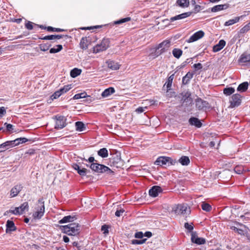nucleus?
<instances>
[{
	"instance_id": "1",
	"label": "nucleus",
	"mask_w": 250,
	"mask_h": 250,
	"mask_svg": "<svg viewBox=\"0 0 250 250\" xmlns=\"http://www.w3.org/2000/svg\"><path fill=\"white\" fill-rule=\"evenodd\" d=\"M62 232L69 236H77L80 232V226L77 223L61 226Z\"/></svg>"
},
{
	"instance_id": "2",
	"label": "nucleus",
	"mask_w": 250,
	"mask_h": 250,
	"mask_svg": "<svg viewBox=\"0 0 250 250\" xmlns=\"http://www.w3.org/2000/svg\"><path fill=\"white\" fill-rule=\"evenodd\" d=\"M86 166L87 167H89L93 171L97 173L107 172L108 174L113 173V171L108 167L97 163H93L89 166L88 165Z\"/></svg>"
},
{
	"instance_id": "3",
	"label": "nucleus",
	"mask_w": 250,
	"mask_h": 250,
	"mask_svg": "<svg viewBox=\"0 0 250 250\" xmlns=\"http://www.w3.org/2000/svg\"><path fill=\"white\" fill-rule=\"evenodd\" d=\"M45 208L43 202L39 201L37 207L33 213V217L35 219H40L43 215Z\"/></svg>"
},
{
	"instance_id": "4",
	"label": "nucleus",
	"mask_w": 250,
	"mask_h": 250,
	"mask_svg": "<svg viewBox=\"0 0 250 250\" xmlns=\"http://www.w3.org/2000/svg\"><path fill=\"white\" fill-rule=\"evenodd\" d=\"M172 212L176 215L187 214L190 212L189 208L187 205L178 204L174 205L172 208Z\"/></svg>"
},
{
	"instance_id": "5",
	"label": "nucleus",
	"mask_w": 250,
	"mask_h": 250,
	"mask_svg": "<svg viewBox=\"0 0 250 250\" xmlns=\"http://www.w3.org/2000/svg\"><path fill=\"white\" fill-rule=\"evenodd\" d=\"M155 164L158 166H170L173 165V161L170 158L168 157L162 156L160 157L155 162Z\"/></svg>"
},
{
	"instance_id": "6",
	"label": "nucleus",
	"mask_w": 250,
	"mask_h": 250,
	"mask_svg": "<svg viewBox=\"0 0 250 250\" xmlns=\"http://www.w3.org/2000/svg\"><path fill=\"white\" fill-rule=\"evenodd\" d=\"M29 206L27 202H24L20 207L15 208L13 210H10L9 212L15 215H21L28 209Z\"/></svg>"
},
{
	"instance_id": "7",
	"label": "nucleus",
	"mask_w": 250,
	"mask_h": 250,
	"mask_svg": "<svg viewBox=\"0 0 250 250\" xmlns=\"http://www.w3.org/2000/svg\"><path fill=\"white\" fill-rule=\"evenodd\" d=\"M109 41L108 39H104L100 44L94 47V52L98 53L105 50L109 47Z\"/></svg>"
},
{
	"instance_id": "8",
	"label": "nucleus",
	"mask_w": 250,
	"mask_h": 250,
	"mask_svg": "<svg viewBox=\"0 0 250 250\" xmlns=\"http://www.w3.org/2000/svg\"><path fill=\"white\" fill-rule=\"evenodd\" d=\"M170 46V41L168 40H165L158 45L156 48V51L159 55H160L167 51Z\"/></svg>"
},
{
	"instance_id": "9",
	"label": "nucleus",
	"mask_w": 250,
	"mask_h": 250,
	"mask_svg": "<svg viewBox=\"0 0 250 250\" xmlns=\"http://www.w3.org/2000/svg\"><path fill=\"white\" fill-rule=\"evenodd\" d=\"M56 118L55 128L58 129H62L66 126V118L64 117L57 116Z\"/></svg>"
},
{
	"instance_id": "10",
	"label": "nucleus",
	"mask_w": 250,
	"mask_h": 250,
	"mask_svg": "<svg viewBox=\"0 0 250 250\" xmlns=\"http://www.w3.org/2000/svg\"><path fill=\"white\" fill-rule=\"evenodd\" d=\"M242 101V96L239 94H233L230 100L231 107L237 106L240 104Z\"/></svg>"
},
{
	"instance_id": "11",
	"label": "nucleus",
	"mask_w": 250,
	"mask_h": 250,
	"mask_svg": "<svg viewBox=\"0 0 250 250\" xmlns=\"http://www.w3.org/2000/svg\"><path fill=\"white\" fill-rule=\"evenodd\" d=\"M191 241L192 243L197 245H202L206 243V239L202 237H199L195 232L192 231L191 234Z\"/></svg>"
},
{
	"instance_id": "12",
	"label": "nucleus",
	"mask_w": 250,
	"mask_h": 250,
	"mask_svg": "<svg viewBox=\"0 0 250 250\" xmlns=\"http://www.w3.org/2000/svg\"><path fill=\"white\" fill-rule=\"evenodd\" d=\"M205 35V33L202 30L198 31L194 33L187 41L189 43L198 41L202 38Z\"/></svg>"
},
{
	"instance_id": "13",
	"label": "nucleus",
	"mask_w": 250,
	"mask_h": 250,
	"mask_svg": "<svg viewBox=\"0 0 250 250\" xmlns=\"http://www.w3.org/2000/svg\"><path fill=\"white\" fill-rule=\"evenodd\" d=\"M239 62L245 65H250V53L242 54L239 59Z\"/></svg>"
},
{
	"instance_id": "14",
	"label": "nucleus",
	"mask_w": 250,
	"mask_h": 250,
	"mask_svg": "<svg viewBox=\"0 0 250 250\" xmlns=\"http://www.w3.org/2000/svg\"><path fill=\"white\" fill-rule=\"evenodd\" d=\"M162 192V188L159 186H153L149 190V194L150 196L155 197L157 196L159 193Z\"/></svg>"
},
{
	"instance_id": "15",
	"label": "nucleus",
	"mask_w": 250,
	"mask_h": 250,
	"mask_svg": "<svg viewBox=\"0 0 250 250\" xmlns=\"http://www.w3.org/2000/svg\"><path fill=\"white\" fill-rule=\"evenodd\" d=\"M14 143H12V141H6L0 145V152H3L6 150L12 147Z\"/></svg>"
},
{
	"instance_id": "16",
	"label": "nucleus",
	"mask_w": 250,
	"mask_h": 250,
	"mask_svg": "<svg viewBox=\"0 0 250 250\" xmlns=\"http://www.w3.org/2000/svg\"><path fill=\"white\" fill-rule=\"evenodd\" d=\"M73 167L74 169L77 171V172L81 176H84L86 175L87 172V169L82 167L81 166L76 164L73 165Z\"/></svg>"
},
{
	"instance_id": "17",
	"label": "nucleus",
	"mask_w": 250,
	"mask_h": 250,
	"mask_svg": "<svg viewBox=\"0 0 250 250\" xmlns=\"http://www.w3.org/2000/svg\"><path fill=\"white\" fill-rule=\"evenodd\" d=\"M190 15V12L184 13L181 14H180V15H178L175 16L174 17H172L170 18V19L169 20V21L170 22H173L177 20H182V19H185L187 17H189Z\"/></svg>"
},
{
	"instance_id": "18",
	"label": "nucleus",
	"mask_w": 250,
	"mask_h": 250,
	"mask_svg": "<svg viewBox=\"0 0 250 250\" xmlns=\"http://www.w3.org/2000/svg\"><path fill=\"white\" fill-rule=\"evenodd\" d=\"M22 188V187L21 185H17L14 187L10 191L11 197H14L16 196L21 191Z\"/></svg>"
},
{
	"instance_id": "19",
	"label": "nucleus",
	"mask_w": 250,
	"mask_h": 250,
	"mask_svg": "<svg viewBox=\"0 0 250 250\" xmlns=\"http://www.w3.org/2000/svg\"><path fill=\"white\" fill-rule=\"evenodd\" d=\"M208 106V103L201 99H197L196 100V106L199 109H203L207 107Z\"/></svg>"
},
{
	"instance_id": "20",
	"label": "nucleus",
	"mask_w": 250,
	"mask_h": 250,
	"mask_svg": "<svg viewBox=\"0 0 250 250\" xmlns=\"http://www.w3.org/2000/svg\"><path fill=\"white\" fill-rule=\"evenodd\" d=\"M225 44L226 42L224 40H220L217 44L213 46V51L214 52L219 51L225 46Z\"/></svg>"
},
{
	"instance_id": "21",
	"label": "nucleus",
	"mask_w": 250,
	"mask_h": 250,
	"mask_svg": "<svg viewBox=\"0 0 250 250\" xmlns=\"http://www.w3.org/2000/svg\"><path fill=\"white\" fill-rule=\"evenodd\" d=\"M189 124L192 125H194L197 127H200L202 126V123L197 118L191 117L189 120Z\"/></svg>"
},
{
	"instance_id": "22",
	"label": "nucleus",
	"mask_w": 250,
	"mask_h": 250,
	"mask_svg": "<svg viewBox=\"0 0 250 250\" xmlns=\"http://www.w3.org/2000/svg\"><path fill=\"white\" fill-rule=\"evenodd\" d=\"M244 16H241L240 17H235L232 19L229 20V21L225 22V26H230L238 22L240 19L242 18Z\"/></svg>"
},
{
	"instance_id": "23",
	"label": "nucleus",
	"mask_w": 250,
	"mask_h": 250,
	"mask_svg": "<svg viewBox=\"0 0 250 250\" xmlns=\"http://www.w3.org/2000/svg\"><path fill=\"white\" fill-rule=\"evenodd\" d=\"M108 67L112 70H117L120 68V64L113 61H108L107 62Z\"/></svg>"
},
{
	"instance_id": "24",
	"label": "nucleus",
	"mask_w": 250,
	"mask_h": 250,
	"mask_svg": "<svg viewBox=\"0 0 250 250\" xmlns=\"http://www.w3.org/2000/svg\"><path fill=\"white\" fill-rule=\"evenodd\" d=\"M115 92V89L113 87H110L105 89L102 93V96L103 98H106L111 94H113Z\"/></svg>"
},
{
	"instance_id": "25",
	"label": "nucleus",
	"mask_w": 250,
	"mask_h": 250,
	"mask_svg": "<svg viewBox=\"0 0 250 250\" xmlns=\"http://www.w3.org/2000/svg\"><path fill=\"white\" fill-rule=\"evenodd\" d=\"M88 41L86 37H83L80 41V45L82 49H86L88 48Z\"/></svg>"
},
{
	"instance_id": "26",
	"label": "nucleus",
	"mask_w": 250,
	"mask_h": 250,
	"mask_svg": "<svg viewBox=\"0 0 250 250\" xmlns=\"http://www.w3.org/2000/svg\"><path fill=\"white\" fill-rule=\"evenodd\" d=\"M176 3L182 8L188 7L189 6V0H177Z\"/></svg>"
},
{
	"instance_id": "27",
	"label": "nucleus",
	"mask_w": 250,
	"mask_h": 250,
	"mask_svg": "<svg viewBox=\"0 0 250 250\" xmlns=\"http://www.w3.org/2000/svg\"><path fill=\"white\" fill-rule=\"evenodd\" d=\"M178 161L183 166H188L190 163L188 157L186 156H182Z\"/></svg>"
},
{
	"instance_id": "28",
	"label": "nucleus",
	"mask_w": 250,
	"mask_h": 250,
	"mask_svg": "<svg viewBox=\"0 0 250 250\" xmlns=\"http://www.w3.org/2000/svg\"><path fill=\"white\" fill-rule=\"evenodd\" d=\"M6 232L8 231H13L15 229V227L14 223L13 221L10 220H8L6 222Z\"/></svg>"
},
{
	"instance_id": "29",
	"label": "nucleus",
	"mask_w": 250,
	"mask_h": 250,
	"mask_svg": "<svg viewBox=\"0 0 250 250\" xmlns=\"http://www.w3.org/2000/svg\"><path fill=\"white\" fill-rule=\"evenodd\" d=\"M249 86V83L248 82H244L240 84L237 87V91L240 92H243L247 90Z\"/></svg>"
},
{
	"instance_id": "30",
	"label": "nucleus",
	"mask_w": 250,
	"mask_h": 250,
	"mask_svg": "<svg viewBox=\"0 0 250 250\" xmlns=\"http://www.w3.org/2000/svg\"><path fill=\"white\" fill-rule=\"evenodd\" d=\"M75 217L71 216L70 215L66 216L64 217L62 219L59 221L60 224H63L68 222H71L74 220Z\"/></svg>"
},
{
	"instance_id": "31",
	"label": "nucleus",
	"mask_w": 250,
	"mask_h": 250,
	"mask_svg": "<svg viewBox=\"0 0 250 250\" xmlns=\"http://www.w3.org/2000/svg\"><path fill=\"white\" fill-rule=\"evenodd\" d=\"M193 74L190 72H188L183 78L182 80L183 83L184 84H187L189 81L193 77Z\"/></svg>"
},
{
	"instance_id": "32",
	"label": "nucleus",
	"mask_w": 250,
	"mask_h": 250,
	"mask_svg": "<svg viewBox=\"0 0 250 250\" xmlns=\"http://www.w3.org/2000/svg\"><path fill=\"white\" fill-rule=\"evenodd\" d=\"M227 8V5L226 4H220L213 6L211 8L212 12H216Z\"/></svg>"
},
{
	"instance_id": "33",
	"label": "nucleus",
	"mask_w": 250,
	"mask_h": 250,
	"mask_svg": "<svg viewBox=\"0 0 250 250\" xmlns=\"http://www.w3.org/2000/svg\"><path fill=\"white\" fill-rule=\"evenodd\" d=\"M75 126L76 130L78 131H82L85 130V126L82 122H77L75 123Z\"/></svg>"
},
{
	"instance_id": "34",
	"label": "nucleus",
	"mask_w": 250,
	"mask_h": 250,
	"mask_svg": "<svg viewBox=\"0 0 250 250\" xmlns=\"http://www.w3.org/2000/svg\"><path fill=\"white\" fill-rule=\"evenodd\" d=\"M98 154L102 158H106L108 155V151L106 148H103L98 150Z\"/></svg>"
},
{
	"instance_id": "35",
	"label": "nucleus",
	"mask_w": 250,
	"mask_h": 250,
	"mask_svg": "<svg viewBox=\"0 0 250 250\" xmlns=\"http://www.w3.org/2000/svg\"><path fill=\"white\" fill-rule=\"evenodd\" d=\"M183 54V51L181 49L179 48H174L172 50V54L173 56L179 59L182 56Z\"/></svg>"
},
{
	"instance_id": "36",
	"label": "nucleus",
	"mask_w": 250,
	"mask_h": 250,
	"mask_svg": "<svg viewBox=\"0 0 250 250\" xmlns=\"http://www.w3.org/2000/svg\"><path fill=\"white\" fill-rule=\"evenodd\" d=\"M82 72V70L80 69L75 68L73 69L70 72V76L72 78H75L80 75Z\"/></svg>"
},
{
	"instance_id": "37",
	"label": "nucleus",
	"mask_w": 250,
	"mask_h": 250,
	"mask_svg": "<svg viewBox=\"0 0 250 250\" xmlns=\"http://www.w3.org/2000/svg\"><path fill=\"white\" fill-rule=\"evenodd\" d=\"M27 139L25 138H20L15 139L12 141V143H14V146L18 145L20 144L25 143L27 141Z\"/></svg>"
},
{
	"instance_id": "38",
	"label": "nucleus",
	"mask_w": 250,
	"mask_h": 250,
	"mask_svg": "<svg viewBox=\"0 0 250 250\" xmlns=\"http://www.w3.org/2000/svg\"><path fill=\"white\" fill-rule=\"evenodd\" d=\"M234 170L236 173L240 174L242 173L243 172L248 171V169L247 168H245L242 166H237L235 167Z\"/></svg>"
},
{
	"instance_id": "39",
	"label": "nucleus",
	"mask_w": 250,
	"mask_h": 250,
	"mask_svg": "<svg viewBox=\"0 0 250 250\" xmlns=\"http://www.w3.org/2000/svg\"><path fill=\"white\" fill-rule=\"evenodd\" d=\"M174 74L171 75L168 78L167 81L166 82V83L165 84V85L167 86V87L168 89H170L171 87L172 82H173V80L174 79Z\"/></svg>"
},
{
	"instance_id": "40",
	"label": "nucleus",
	"mask_w": 250,
	"mask_h": 250,
	"mask_svg": "<svg viewBox=\"0 0 250 250\" xmlns=\"http://www.w3.org/2000/svg\"><path fill=\"white\" fill-rule=\"evenodd\" d=\"M235 92V89L231 87H226L224 89L223 93L226 96H229Z\"/></svg>"
},
{
	"instance_id": "41",
	"label": "nucleus",
	"mask_w": 250,
	"mask_h": 250,
	"mask_svg": "<svg viewBox=\"0 0 250 250\" xmlns=\"http://www.w3.org/2000/svg\"><path fill=\"white\" fill-rule=\"evenodd\" d=\"M62 49V45L59 44L56 45L55 47L52 48L50 49V53H56L60 52Z\"/></svg>"
},
{
	"instance_id": "42",
	"label": "nucleus",
	"mask_w": 250,
	"mask_h": 250,
	"mask_svg": "<svg viewBox=\"0 0 250 250\" xmlns=\"http://www.w3.org/2000/svg\"><path fill=\"white\" fill-rule=\"evenodd\" d=\"M201 208L203 210L206 211H209L211 209V206L205 202H203L202 203Z\"/></svg>"
},
{
	"instance_id": "43",
	"label": "nucleus",
	"mask_w": 250,
	"mask_h": 250,
	"mask_svg": "<svg viewBox=\"0 0 250 250\" xmlns=\"http://www.w3.org/2000/svg\"><path fill=\"white\" fill-rule=\"evenodd\" d=\"M71 88V85H64L62 88H60L59 91L62 94V95L63 93H66L68 91H69Z\"/></svg>"
},
{
	"instance_id": "44",
	"label": "nucleus",
	"mask_w": 250,
	"mask_h": 250,
	"mask_svg": "<svg viewBox=\"0 0 250 250\" xmlns=\"http://www.w3.org/2000/svg\"><path fill=\"white\" fill-rule=\"evenodd\" d=\"M50 46V44L48 43H42L39 45L40 49L42 51H46L48 50Z\"/></svg>"
},
{
	"instance_id": "45",
	"label": "nucleus",
	"mask_w": 250,
	"mask_h": 250,
	"mask_svg": "<svg viewBox=\"0 0 250 250\" xmlns=\"http://www.w3.org/2000/svg\"><path fill=\"white\" fill-rule=\"evenodd\" d=\"M86 97H87L86 93L85 92H83V93H78V94H75L73 97V99H80L85 98Z\"/></svg>"
},
{
	"instance_id": "46",
	"label": "nucleus",
	"mask_w": 250,
	"mask_h": 250,
	"mask_svg": "<svg viewBox=\"0 0 250 250\" xmlns=\"http://www.w3.org/2000/svg\"><path fill=\"white\" fill-rule=\"evenodd\" d=\"M130 19H131L129 17L121 19L120 20L115 21L114 22V23L115 24H121V23H124V22H125L129 21L130 20Z\"/></svg>"
},
{
	"instance_id": "47",
	"label": "nucleus",
	"mask_w": 250,
	"mask_h": 250,
	"mask_svg": "<svg viewBox=\"0 0 250 250\" xmlns=\"http://www.w3.org/2000/svg\"><path fill=\"white\" fill-rule=\"evenodd\" d=\"M146 241V239L141 240L134 239L131 241V243L134 245H141L144 243Z\"/></svg>"
},
{
	"instance_id": "48",
	"label": "nucleus",
	"mask_w": 250,
	"mask_h": 250,
	"mask_svg": "<svg viewBox=\"0 0 250 250\" xmlns=\"http://www.w3.org/2000/svg\"><path fill=\"white\" fill-rule=\"evenodd\" d=\"M250 30V26H249V25L248 24H247L240 29V32L241 34H243L246 32H247Z\"/></svg>"
},
{
	"instance_id": "49",
	"label": "nucleus",
	"mask_w": 250,
	"mask_h": 250,
	"mask_svg": "<svg viewBox=\"0 0 250 250\" xmlns=\"http://www.w3.org/2000/svg\"><path fill=\"white\" fill-rule=\"evenodd\" d=\"M62 95V94L60 93V92L58 90L57 91H56L51 96V99L52 100H54V99H56L58 98H59L60 96H61Z\"/></svg>"
},
{
	"instance_id": "50",
	"label": "nucleus",
	"mask_w": 250,
	"mask_h": 250,
	"mask_svg": "<svg viewBox=\"0 0 250 250\" xmlns=\"http://www.w3.org/2000/svg\"><path fill=\"white\" fill-rule=\"evenodd\" d=\"M47 30L49 31H56V32H61L64 31L63 29L61 28H53L51 26H48L47 27Z\"/></svg>"
},
{
	"instance_id": "51",
	"label": "nucleus",
	"mask_w": 250,
	"mask_h": 250,
	"mask_svg": "<svg viewBox=\"0 0 250 250\" xmlns=\"http://www.w3.org/2000/svg\"><path fill=\"white\" fill-rule=\"evenodd\" d=\"M42 39L45 40H55V35H52L44 36L43 38H42Z\"/></svg>"
},
{
	"instance_id": "52",
	"label": "nucleus",
	"mask_w": 250,
	"mask_h": 250,
	"mask_svg": "<svg viewBox=\"0 0 250 250\" xmlns=\"http://www.w3.org/2000/svg\"><path fill=\"white\" fill-rule=\"evenodd\" d=\"M33 22L28 21L25 24V27L28 30H32L33 28Z\"/></svg>"
},
{
	"instance_id": "53",
	"label": "nucleus",
	"mask_w": 250,
	"mask_h": 250,
	"mask_svg": "<svg viewBox=\"0 0 250 250\" xmlns=\"http://www.w3.org/2000/svg\"><path fill=\"white\" fill-rule=\"evenodd\" d=\"M6 109L4 107L2 106L0 107V117H2L6 114Z\"/></svg>"
},
{
	"instance_id": "54",
	"label": "nucleus",
	"mask_w": 250,
	"mask_h": 250,
	"mask_svg": "<svg viewBox=\"0 0 250 250\" xmlns=\"http://www.w3.org/2000/svg\"><path fill=\"white\" fill-rule=\"evenodd\" d=\"M185 227L186 229H188L189 231H191L193 229V227L192 225L191 224H189L188 223H186L185 224Z\"/></svg>"
},
{
	"instance_id": "55",
	"label": "nucleus",
	"mask_w": 250,
	"mask_h": 250,
	"mask_svg": "<svg viewBox=\"0 0 250 250\" xmlns=\"http://www.w3.org/2000/svg\"><path fill=\"white\" fill-rule=\"evenodd\" d=\"M124 211L125 210L123 209L118 210L115 212V215L117 217H120L122 215Z\"/></svg>"
},
{
	"instance_id": "56",
	"label": "nucleus",
	"mask_w": 250,
	"mask_h": 250,
	"mask_svg": "<svg viewBox=\"0 0 250 250\" xmlns=\"http://www.w3.org/2000/svg\"><path fill=\"white\" fill-rule=\"evenodd\" d=\"M4 125L6 126V130L7 131H11L13 129V126L11 124H7V123H5L4 124Z\"/></svg>"
},
{
	"instance_id": "57",
	"label": "nucleus",
	"mask_w": 250,
	"mask_h": 250,
	"mask_svg": "<svg viewBox=\"0 0 250 250\" xmlns=\"http://www.w3.org/2000/svg\"><path fill=\"white\" fill-rule=\"evenodd\" d=\"M102 230L104 231V233L106 234L108 233V228L106 225L102 227Z\"/></svg>"
},
{
	"instance_id": "58",
	"label": "nucleus",
	"mask_w": 250,
	"mask_h": 250,
	"mask_svg": "<svg viewBox=\"0 0 250 250\" xmlns=\"http://www.w3.org/2000/svg\"><path fill=\"white\" fill-rule=\"evenodd\" d=\"M146 108V107H139L136 109V112L138 113H141L145 111V109Z\"/></svg>"
},
{
	"instance_id": "59",
	"label": "nucleus",
	"mask_w": 250,
	"mask_h": 250,
	"mask_svg": "<svg viewBox=\"0 0 250 250\" xmlns=\"http://www.w3.org/2000/svg\"><path fill=\"white\" fill-rule=\"evenodd\" d=\"M144 236L143 232H136L135 234V237L137 238H142Z\"/></svg>"
},
{
	"instance_id": "60",
	"label": "nucleus",
	"mask_w": 250,
	"mask_h": 250,
	"mask_svg": "<svg viewBox=\"0 0 250 250\" xmlns=\"http://www.w3.org/2000/svg\"><path fill=\"white\" fill-rule=\"evenodd\" d=\"M193 67L195 69H200L202 68V64L200 63L194 64Z\"/></svg>"
},
{
	"instance_id": "61",
	"label": "nucleus",
	"mask_w": 250,
	"mask_h": 250,
	"mask_svg": "<svg viewBox=\"0 0 250 250\" xmlns=\"http://www.w3.org/2000/svg\"><path fill=\"white\" fill-rule=\"evenodd\" d=\"M145 236L149 238L150 237L152 236V233L150 231H146L145 233L144 234Z\"/></svg>"
},
{
	"instance_id": "62",
	"label": "nucleus",
	"mask_w": 250,
	"mask_h": 250,
	"mask_svg": "<svg viewBox=\"0 0 250 250\" xmlns=\"http://www.w3.org/2000/svg\"><path fill=\"white\" fill-rule=\"evenodd\" d=\"M63 240L65 243H68L69 241V238L67 236H63Z\"/></svg>"
},
{
	"instance_id": "63",
	"label": "nucleus",
	"mask_w": 250,
	"mask_h": 250,
	"mask_svg": "<svg viewBox=\"0 0 250 250\" xmlns=\"http://www.w3.org/2000/svg\"><path fill=\"white\" fill-rule=\"evenodd\" d=\"M88 161L92 164L94 163L95 160L93 157H90L88 159Z\"/></svg>"
},
{
	"instance_id": "64",
	"label": "nucleus",
	"mask_w": 250,
	"mask_h": 250,
	"mask_svg": "<svg viewBox=\"0 0 250 250\" xmlns=\"http://www.w3.org/2000/svg\"><path fill=\"white\" fill-rule=\"evenodd\" d=\"M64 36L63 35H55V40L56 39H60L61 38H62Z\"/></svg>"
}]
</instances>
